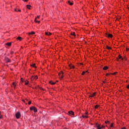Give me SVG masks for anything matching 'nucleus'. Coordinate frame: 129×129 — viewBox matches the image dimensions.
Returning <instances> with one entry per match:
<instances>
[{"label":"nucleus","mask_w":129,"mask_h":129,"mask_svg":"<svg viewBox=\"0 0 129 129\" xmlns=\"http://www.w3.org/2000/svg\"><path fill=\"white\" fill-rule=\"evenodd\" d=\"M95 127H96L97 129L104 128V127H105V126H104L103 125L101 126L100 124H99L97 123H96Z\"/></svg>","instance_id":"f257e3e1"},{"label":"nucleus","mask_w":129,"mask_h":129,"mask_svg":"<svg viewBox=\"0 0 129 129\" xmlns=\"http://www.w3.org/2000/svg\"><path fill=\"white\" fill-rule=\"evenodd\" d=\"M30 110H34V112H37L38 110H37V108L35 107H31L30 108Z\"/></svg>","instance_id":"f03ea898"},{"label":"nucleus","mask_w":129,"mask_h":129,"mask_svg":"<svg viewBox=\"0 0 129 129\" xmlns=\"http://www.w3.org/2000/svg\"><path fill=\"white\" fill-rule=\"evenodd\" d=\"M16 117L17 119H19L20 117H21V113L20 112H18L16 114Z\"/></svg>","instance_id":"7ed1b4c3"},{"label":"nucleus","mask_w":129,"mask_h":129,"mask_svg":"<svg viewBox=\"0 0 129 129\" xmlns=\"http://www.w3.org/2000/svg\"><path fill=\"white\" fill-rule=\"evenodd\" d=\"M105 36L107 37V38H112L113 36H112V34H108V33H105Z\"/></svg>","instance_id":"20e7f679"},{"label":"nucleus","mask_w":129,"mask_h":129,"mask_svg":"<svg viewBox=\"0 0 129 129\" xmlns=\"http://www.w3.org/2000/svg\"><path fill=\"white\" fill-rule=\"evenodd\" d=\"M63 74H64V73H63V72L61 71L59 74L58 75L59 76V77H60V78H63Z\"/></svg>","instance_id":"39448f33"},{"label":"nucleus","mask_w":129,"mask_h":129,"mask_svg":"<svg viewBox=\"0 0 129 129\" xmlns=\"http://www.w3.org/2000/svg\"><path fill=\"white\" fill-rule=\"evenodd\" d=\"M37 78H38V77L37 76H32L31 78V80H37Z\"/></svg>","instance_id":"423d86ee"},{"label":"nucleus","mask_w":129,"mask_h":129,"mask_svg":"<svg viewBox=\"0 0 129 129\" xmlns=\"http://www.w3.org/2000/svg\"><path fill=\"white\" fill-rule=\"evenodd\" d=\"M68 113L70 115H74V112L73 111H69Z\"/></svg>","instance_id":"0eeeda50"},{"label":"nucleus","mask_w":129,"mask_h":129,"mask_svg":"<svg viewBox=\"0 0 129 129\" xmlns=\"http://www.w3.org/2000/svg\"><path fill=\"white\" fill-rule=\"evenodd\" d=\"M95 94H96V93L90 94V95L89 96V97H93L95 96Z\"/></svg>","instance_id":"6e6552de"},{"label":"nucleus","mask_w":129,"mask_h":129,"mask_svg":"<svg viewBox=\"0 0 129 129\" xmlns=\"http://www.w3.org/2000/svg\"><path fill=\"white\" fill-rule=\"evenodd\" d=\"M5 61H6V62H11V59H10L8 57H5Z\"/></svg>","instance_id":"1a4fd4ad"},{"label":"nucleus","mask_w":129,"mask_h":129,"mask_svg":"<svg viewBox=\"0 0 129 129\" xmlns=\"http://www.w3.org/2000/svg\"><path fill=\"white\" fill-rule=\"evenodd\" d=\"M45 35L46 36H51V35H52V33L50 32H45Z\"/></svg>","instance_id":"9d476101"},{"label":"nucleus","mask_w":129,"mask_h":129,"mask_svg":"<svg viewBox=\"0 0 129 129\" xmlns=\"http://www.w3.org/2000/svg\"><path fill=\"white\" fill-rule=\"evenodd\" d=\"M23 101L24 102H25V103H26V104H28V102H29V101L28 100V99H25V100H23Z\"/></svg>","instance_id":"9b49d317"},{"label":"nucleus","mask_w":129,"mask_h":129,"mask_svg":"<svg viewBox=\"0 0 129 129\" xmlns=\"http://www.w3.org/2000/svg\"><path fill=\"white\" fill-rule=\"evenodd\" d=\"M69 66H70V69H74V68H75V67L74 66H72L71 64H70Z\"/></svg>","instance_id":"f8f14e48"},{"label":"nucleus","mask_w":129,"mask_h":129,"mask_svg":"<svg viewBox=\"0 0 129 129\" xmlns=\"http://www.w3.org/2000/svg\"><path fill=\"white\" fill-rule=\"evenodd\" d=\"M68 4H69V5H70V6H73V3L71 2L70 1H69L68 2Z\"/></svg>","instance_id":"ddd939ff"},{"label":"nucleus","mask_w":129,"mask_h":129,"mask_svg":"<svg viewBox=\"0 0 129 129\" xmlns=\"http://www.w3.org/2000/svg\"><path fill=\"white\" fill-rule=\"evenodd\" d=\"M103 70H107V69H108V67L107 66H105L104 67V68H103Z\"/></svg>","instance_id":"4468645a"},{"label":"nucleus","mask_w":129,"mask_h":129,"mask_svg":"<svg viewBox=\"0 0 129 129\" xmlns=\"http://www.w3.org/2000/svg\"><path fill=\"white\" fill-rule=\"evenodd\" d=\"M49 83H50V84H51L52 85H54L56 83L53 82V81H50L49 82Z\"/></svg>","instance_id":"2eb2a0df"},{"label":"nucleus","mask_w":129,"mask_h":129,"mask_svg":"<svg viewBox=\"0 0 129 129\" xmlns=\"http://www.w3.org/2000/svg\"><path fill=\"white\" fill-rule=\"evenodd\" d=\"M121 58H122L121 55H120V54H119V55H118V58H117V60L119 61V60H118V59H121Z\"/></svg>","instance_id":"dca6fc26"},{"label":"nucleus","mask_w":129,"mask_h":129,"mask_svg":"<svg viewBox=\"0 0 129 129\" xmlns=\"http://www.w3.org/2000/svg\"><path fill=\"white\" fill-rule=\"evenodd\" d=\"M71 35L72 36H74L75 37H76V35H75V32H72V33H71Z\"/></svg>","instance_id":"f3484780"},{"label":"nucleus","mask_w":129,"mask_h":129,"mask_svg":"<svg viewBox=\"0 0 129 129\" xmlns=\"http://www.w3.org/2000/svg\"><path fill=\"white\" fill-rule=\"evenodd\" d=\"M29 35H35V32H29Z\"/></svg>","instance_id":"a211bd4d"},{"label":"nucleus","mask_w":129,"mask_h":129,"mask_svg":"<svg viewBox=\"0 0 129 129\" xmlns=\"http://www.w3.org/2000/svg\"><path fill=\"white\" fill-rule=\"evenodd\" d=\"M17 40H19V41H22V37L19 36L17 38Z\"/></svg>","instance_id":"6ab92c4d"},{"label":"nucleus","mask_w":129,"mask_h":129,"mask_svg":"<svg viewBox=\"0 0 129 129\" xmlns=\"http://www.w3.org/2000/svg\"><path fill=\"white\" fill-rule=\"evenodd\" d=\"M6 45H7V46H11L12 45V42H8L6 43Z\"/></svg>","instance_id":"aec40b11"},{"label":"nucleus","mask_w":129,"mask_h":129,"mask_svg":"<svg viewBox=\"0 0 129 129\" xmlns=\"http://www.w3.org/2000/svg\"><path fill=\"white\" fill-rule=\"evenodd\" d=\"M106 49H108V50H110L111 49V47H110L107 45L106 46Z\"/></svg>","instance_id":"412c9836"},{"label":"nucleus","mask_w":129,"mask_h":129,"mask_svg":"<svg viewBox=\"0 0 129 129\" xmlns=\"http://www.w3.org/2000/svg\"><path fill=\"white\" fill-rule=\"evenodd\" d=\"M12 85H13L14 88H16V83L15 82H13Z\"/></svg>","instance_id":"4be33fe9"},{"label":"nucleus","mask_w":129,"mask_h":129,"mask_svg":"<svg viewBox=\"0 0 129 129\" xmlns=\"http://www.w3.org/2000/svg\"><path fill=\"white\" fill-rule=\"evenodd\" d=\"M31 66H32V67H34V68H37V67H36V64L35 63L31 64Z\"/></svg>","instance_id":"5701e85b"},{"label":"nucleus","mask_w":129,"mask_h":129,"mask_svg":"<svg viewBox=\"0 0 129 129\" xmlns=\"http://www.w3.org/2000/svg\"><path fill=\"white\" fill-rule=\"evenodd\" d=\"M37 18H35V22H36V23H38V24H40V21H37Z\"/></svg>","instance_id":"b1692460"},{"label":"nucleus","mask_w":129,"mask_h":129,"mask_svg":"<svg viewBox=\"0 0 129 129\" xmlns=\"http://www.w3.org/2000/svg\"><path fill=\"white\" fill-rule=\"evenodd\" d=\"M27 9H29L30 10V8H31V5H27Z\"/></svg>","instance_id":"393cba45"},{"label":"nucleus","mask_w":129,"mask_h":129,"mask_svg":"<svg viewBox=\"0 0 129 129\" xmlns=\"http://www.w3.org/2000/svg\"><path fill=\"white\" fill-rule=\"evenodd\" d=\"M99 106H98V105H96V106H95V108L97 109V108H98Z\"/></svg>","instance_id":"a878e982"},{"label":"nucleus","mask_w":129,"mask_h":129,"mask_svg":"<svg viewBox=\"0 0 129 129\" xmlns=\"http://www.w3.org/2000/svg\"><path fill=\"white\" fill-rule=\"evenodd\" d=\"M110 127H113V123H112L111 124H110Z\"/></svg>","instance_id":"bb28decb"},{"label":"nucleus","mask_w":129,"mask_h":129,"mask_svg":"<svg viewBox=\"0 0 129 129\" xmlns=\"http://www.w3.org/2000/svg\"><path fill=\"white\" fill-rule=\"evenodd\" d=\"M27 103H28V104H31V103H32V102L31 101H29L27 102Z\"/></svg>","instance_id":"cd10ccee"},{"label":"nucleus","mask_w":129,"mask_h":129,"mask_svg":"<svg viewBox=\"0 0 129 129\" xmlns=\"http://www.w3.org/2000/svg\"><path fill=\"white\" fill-rule=\"evenodd\" d=\"M84 74H85V72H83L82 73V75H84Z\"/></svg>","instance_id":"c85d7f7f"},{"label":"nucleus","mask_w":129,"mask_h":129,"mask_svg":"<svg viewBox=\"0 0 129 129\" xmlns=\"http://www.w3.org/2000/svg\"><path fill=\"white\" fill-rule=\"evenodd\" d=\"M29 84V82L25 83V85H28Z\"/></svg>","instance_id":"c756f323"},{"label":"nucleus","mask_w":129,"mask_h":129,"mask_svg":"<svg viewBox=\"0 0 129 129\" xmlns=\"http://www.w3.org/2000/svg\"><path fill=\"white\" fill-rule=\"evenodd\" d=\"M82 117L83 118H85V116H84V115H82Z\"/></svg>","instance_id":"7c9ffc66"},{"label":"nucleus","mask_w":129,"mask_h":129,"mask_svg":"<svg viewBox=\"0 0 129 129\" xmlns=\"http://www.w3.org/2000/svg\"><path fill=\"white\" fill-rule=\"evenodd\" d=\"M109 122V121H105V123H108Z\"/></svg>","instance_id":"2f4dec72"},{"label":"nucleus","mask_w":129,"mask_h":129,"mask_svg":"<svg viewBox=\"0 0 129 129\" xmlns=\"http://www.w3.org/2000/svg\"><path fill=\"white\" fill-rule=\"evenodd\" d=\"M85 118H88V116H85Z\"/></svg>","instance_id":"473e14b6"},{"label":"nucleus","mask_w":129,"mask_h":129,"mask_svg":"<svg viewBox=\"0 0 129 129\" xmlns=\"http://www.w3.org/2000/svg\"><path fill=\"white\" fill-rule=\"evenodd\" d=\"M116 72H115V73H114L113 74H113V75H115L116 74Z\"/></svg>","instance_id":"72a5a7b5"},{"label":"nucleus","mask_w":129,"mask_h":129,"mask_svg":"<svg viewBox=\"0 0 129 129\" xmlns=\"http://www.w3.org/2000/svg\"><path fill=\"white\" fill-rule=\"evenodd\" d=\"M11 54L12 55H13V54H14L13 51H12V52H11Z\"/></svg>","instance_id":"f704fd0d"},{"label":"nucleus","mask_w":129,"mask_h":129,"mask_svg":"<svg viewBox=\"0 0 129 129\" xmlns=\"http://www.w3.org/2000/svg\"><path fill=\"white\" fill-rule=\"evenodd\" d=\"M85 114H88V112L86 111V112H85Z\"/></svg>","instance_id":"c9c22d12"},{"label":"nucleus","mask_w":129,"mask_h":129,"mask_svg":"<svg viewBox=\"0 0 129 129\" xmlns=\"http://www.w3.org/2000/svg\"><path fill=\"white\" fill-rule=\"evenodd\" d=\"M127 88L128 89H129V85H128L127 86Z\"/></svg>","instance_id":"e433bc0d"},{"label":"nucleus","mask_w":129,"mask_h":129,"mask_svg":"<svg viewBox=\"0 0 129 129\" xmlns=\"http://www.w3.org/2000/svg\"><path fill=\"white\" fill-rule=\"evenodd\" d=\"M23 2H28V0H23Z\"/></svg>","instance_id":"4c0bfd02"},{"label":"nucleus","mask_w":129,"mask_h":129,"mask_svg":"<svg viewBox=\"0 0 129 129\" xmlns=\"http://www.w3.org/2000/svg\"><path fill=\"white\" fill-rule=\"evenodd\" d=\"M17 12H21V10H20V9L18 10Z\"/></svg>","instance_id":"58836bf2"},{"label":"nucleus","mask_w":129,"mask_h":129,"mask_svg":"<svg viewBox=\"0 0 129 129\" xmlns=\"http://www.w3.org/2000/svg\"><path fill=\"white\" fill-rule=\"evenodd\" d=\"M0 118H3V116L0 115Z\"/></svg>","instance_id":"ea45409f"},{"label":"nucleus","mask_w":129,"mask_h":129,"mask_svg":"<svg viewBox=\"0 0 129 129\" xmlns=\"http://www.w3.org/2000/svg\"><path fill=\"white\" fill-rule=\"evenodd\" d=\"M121 129H126L125 127H123V128H122Z\"/></svg>","instance_id":"a19ab883"},{"label":"nucleus","mask_w":129,"mask_h":129,"mask_svg":"<svg viewBox=\"0 0 129 129\" xmlns=\"http://www.w3.org/2000/svg\"><path fill=\"white\" fill-rule=\"evenodd\" d=\"M126 51H129V48H126Z\"/></svg>","instance_id":"79ce46f5"},{"label":"nucleus","mask_w":129,"mask_h":129,"mask_svg":"<svg viewBox=\"0 0 129 129\" xmlns=\"http://www.w3.org/2000/svg\"><path fill=\"white\" fill-rule=\"evenodd\" d=\"M15 12H18V10L15 9Z\"/></svg>","instance_id":"37998d69"},{"label":"nucleus","mask_w":129,"mask_h":129,"mask_svg":"<svg viewBox=\"0 0 129 129\" xmlns=\"http://www.w3.org/2000/svg\"><path fill=\"white\" fill-rule=\"evenodd\" d=\"M37 18H40V16H37V17L36 18V19H37Z\"/></svg>","instance_id":"c03bdc74"},{"label":"nucleus","mask_w":129,"mask_h":129,"mask_svg":"<svg viewBox=\"0 0 129 129\" xmlns=\"http://www.w3.org/2000/svg\"><path fill=\"white\" fill-rule=\"evenodd\" d=\"M106 76H107V75H108V74H106Z\"/></svg>","instance_id":"a18cd8bd"},{"label":"nucleus","mask_w":129,"mask_h":129,"mask_svg":"<svg viewBox=\"0 0 129 129\" xmlns=\"http://www.w3.org/2000/svg\"><path fill=\"white\" fill-rule=\"evenodd\" d=\"M86 72H88V71H86V72H85V73H86Z\"/></svg>","instance_id":"49530a36"},{"label":"nucleus","mask_w":129,"mask_h":129,"mask_svg":"<svg viewBox=\"0 0 129 129\" xmlns=\"http://www.w3.org/2000/svg\"><path fill=\"white\" fill-rule=\"evenodd\" d=\"M22 82H24V81H22Z\"/></svg>","instance_id":"de8ad7c7"},{"label":"nucleus","mask_w":129,"mask_h":129,"mask_svg":"<svg viewBox=\"0 0 129 129\" xmlns=\"http://www.w3.org/2000/svg\"><path fill=\"white\" fill-rule=\"evenodd\" d=\"M123 58H122V60H123Z\"/></svg>","instance_id":"09e8293b"},{"label":"nucleus","mask_w":129,"mask_h":129,"mask_svg":"<svg viewBox=\"0 0 129 129\" xmlns=\"http://www.w3.org/2000/svg\"><path fill=\"white\" fill-rule=\"evenodd\" d=\"M0 115H1V111H0Z\"/></svg>","instance_id":"8fccbe9b"}]
</instances>
